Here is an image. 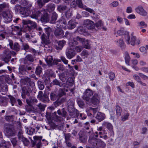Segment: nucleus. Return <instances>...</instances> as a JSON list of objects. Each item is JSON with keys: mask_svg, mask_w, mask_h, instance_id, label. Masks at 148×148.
I'll list each match as a JSON object with an SVG mask.
<instances>
[{"mask_svg": "<svg viewBox=\"0 0 148 148\" xmlns=\"http://www.w3.org/2000/svg\"><path fill=\"white\" fill-rule=\"evenodd\" d=\"M78 5V7L81 8L85 10L93 15L95 14V11L92 9L88 8L86 5H84L82 4L81 0H77L76 1L73 0L71 4V7L74 8Z\"/></svg>", "mask_w": 148, "mask_h": 148, "instance_id": "nucleus-1", "label": "nucleus"}, {"mask_svg": "<svg viewBox=\"0 0 148 148\" xmlns=\"http://www.w3.org/2000/svg\"><path fill=\"white\" fill-rule=\"evenodd\" d=\"M2 17L5 23H8L12 21V16L9 11H4L1 14L0 13V21L1 20Z\"/></svg>", "mask_w": 148, "mask_h": 148, "instance_id": "nucleus-2", "label": "nucleus"}, {"mask_svg": "<svg viewBox=\"0 0 148 148\" xmlns=\"http://www.w3.org/2000/svg\"><path fill=\"white\" fill-rule=\"evenodd\" d=\"M56 121L57 122H60V123L59 124H57L54 123H51V126L54 129L58 130H62L63 129V123H62L64 119L60 116H56Z\"/></svg>", "mask_w": 148, "mask_h": 148, "instance_id": "nucleus-3", "label": "nucleus"}, {"mask_svg": "<svg viewBox=\"0 0 148 148\" xmlns=\"http://www.w3.org/2000/svg\"><path fill=\"white\" fill-rule=\"evenodd\" d=\"M41 46L45 47L44 50L46 51L47 49L51 45V42L49 39L47 38L46 35L43 33L41 36Z\"/></svg>", "mask_w": 148, "mask_h": 148, "instance_id": "nucleus-4", "label": "nucleus"}, {"mask_svg": "<svg viewBox=\"0 0 148 148\" xmlns=\"http://www.w3.org/2000/svg\"><path fill=\"white\" fill-rule=\"evenodd\" d=\"M93 92L91 89L88 88L84 92L83 99L85 101L87 104L89 103V101L93 94Z\"/></svg>", "mask_w": 148, "mask_h": 148, "instance_id": "nucleus-5", "label": "nucleus"}, {"mask_svg": "<svg viewBox=\"0 0 148 148\" xmlns=\"http://www.w3.org/2000/svg\"><path fill=\"white\" fill-rule=\"evenodd\" d=\"M125 42L127 44H131L132 46H134L135 44V41L136 40V37L132 34H131L130 36L129 34H127L125 36Z\"/></svg>", "mask_w": 148, "mask_h": 148, "instance_id": "nucleus-6", "label": "nucleus"}, {"mask_svg": "<svg viewBox=\"0 0 148 148\" xmlns=\"http://www.w3.org/2000/svg\"><path fill=\"white\" fill-rule=\"evenodd\" d=\"M10 51L8 48L5 49L2 54L3 60L6 63H8L11 58V55L10 54Z\"/></svg>", "mask_w": 148, "mask_h": 148, "instance_id": "nucleus-7", "label": "nucleus"}, {"mask_svg": "<svg viewBox=\"0 0 148 148\" xmlns=\"http://www.w3.org/2000/svg\"><path fill=\"white\" fill-rule=\"evenodd\" d=\"M84 24L88 29H89L97 30L95 28V25L94 22L89 20L86 19L84 21Z\"/></svg>", "mask_w": 148, "mask_h": 148, "instance_id": "nucleus-8", "label": "nucleus"}, {"mask_svg": "<svg viewBox=\"0 0 148 148\" xmlns=\"http://www.w3.org/2000/svg\"><path fill=\"white\" fill-rule=\"evenodd\" d=\"M34 141L33 142L34 146L36 145L37 148H40L42 146L41 140L42 138L41 136H35L33 137Z\"/></svg>", "mask_w": 148, "mask_h": 148, "instance_id": "nucleus-9", "label": "nucleus"}, {"mask_svg": "<svg viewBox=\"0 0 148 148\" xmlns=\"http://www.w3.org/2000/svg\"><path fill=\"white\" fill-rule=\"evenodd\" d=\"M99 97L97 94L95 93L92 98H91L90 100L89 101V105H90L92 103L94 105L98 104L99 102Z\"/></svg>", "mask_w": 148, "mask_h": 148, "instance_id": "nucleus-10", "label": "nucleus"}, {"mask_svg": "<svg viewBox=\"0 0 148 148\" xmlns=\"http://www.w3.org/2000/svg\"><path fill=\"white\" fill-rule=\"evenodd\" d=\"M5 131V134L8 136H13L14 135V131L12 126L11 125H6Z\"/></svg>", "mask_w": 148, "mask_h": 148, "instance_id": "nucleus-11", "label": "nucleus"}, {"mask_svg": "<svg viewBox=\"0 0 148 148\" xmlns=\"http://www.w3.org/2000/svg\"><path fill=\"white\" fill-rule=\"evenodd\" d=\"M66 56L69 59L73 58L76 54L75 50L71 48H67L65 52Z\"/></svg>", "mask_w": 148, "mask_h": 148, "instance_id": "nucleus-12", "label": "nucleus"}, {"mask_svg": "<svg viewBox=\"0 0 148 148\" xmlns=\"http://www.w3.org/2000/svg\"><path fill=\"white\" fill-rule=\"evenodd\" d=\"M135 10L137 13L143 16H145L147 15V12L141 6H139L136 8Z\"/></svg>", "mask_w": 148, "mask_h": 148, "instance_id": "nucleus-13", "label": "nucleus"}, {"mask_svg": "<svg viewBox=\"0 0 148 148\" xmlns=\"http://www.w3.org/2000/svg\"><path fill=\"white\" fill-rule=\"evenodd\" d=\"M9 42L8 45L11 49L16 51H18L20 50V46L18 43L16 42L13 43V41L11 40H10Z\"/></svg>", "mask_w": 148, "mask_h": 148, "instance_id": "nucleus-14", "label": "nucleus"}, {"mask_svg": "<svg viewBox=\"0 0 148 148\" xmlns=\"http://www.w3.org/2000/svg\"><path fill=\"white\" fill-rule=\"evenodd\" d=\"M25 109L27 112L29 113L33 112L34 113H36L38 112V109L34 108L31 105L28 104V105L25 106Z\"/></svg>", "mask_w": 148, "mask_h": 148, "instance_id": "nucleus-15", "label": "nucleus"}, {"mask_svg": "<svg viewBox=\"0 0 148 148\" xmlns=\"http://www.w3.org/2000/svg\"><path fill=\"white\" fill-rule=\"evenodd\" d=\"M66 41L64 40L58 41L55 45V48L57 50H60L62 49L64 45L65 44Z\"/></svg>", "mask_w": 148, "mask_h": 148, "instance_id": "nucleus-16", "label": "nucleus"}, {"mask_svg": "<svg viewBox=\"0 0 148 148\" xmlns=\"http://www.w3.org/2000/svg\"><path fill=\"white\" fill-rule=\"evenodd\" d=\"M42 12L37 10L34 11V12H33L32 14L31 15V17L36 19H38L39 17H40L42 14Z\"/></svg>", "mask_w": 148, "mask_h": 148, "instance_id": "nucleus-17", "label": "nucleus"}, {"mask_svg": "<svg viewBox=\"0 0 148 148\" xmlns=\"http://www.w3.org/2000/svg\"><path fill=\"white\" fill-rule=\"evenodd\" d=\"M19 72L22 75H27L28 73L26 67L23 65H21L19 67Z\"/></svg>", "mask_w": 148, "mask_h": 148, "instance_id": "nucleus-18", "label": "nucleus"}, {"mask_svg": "<svg viewBox=\"0 0 148 148\" xmlns=\"http://www.w3.org/2000/svg\"><path fill=\"white\" fill-rule=\"evenodd\" d=\"M64 31L60 28H57L54 31V34L56 36H62L64 34Z\"/></svg>", "mask_w": 148, "mask_h": 148, "instance_id": "nucleus-19", "label": "nucleus"}, {"mask_svg": "<svg viewBox=\"0 0 148 148\" xmlns=\"http://www.w3.org/2000/svg\"><path fill=\"white\" fill-rule=\"evenodd\" d=\"M77 30L80 34H82L85 36L89 35L88 33L86 31V29L82 27H79L77 29Z\"/></svg>", "mask_w": 148, "mask_h": 148, "instance_id": "nucleus-20", "label": "nucleus"}, {"mask_svg": "<svg viewBox=\"0 0 148 148\" xmlns=\"http://www.w3.org/2000/svg\"><path fill=\"white\" fill-rule=\"evenodd\" d=\"M45 60L48 65L51 66L53 65L52 62L53 60V57L51 56H46Z\"/></svg>", "mask_w": 148, "mask_h": 148, "instance_id": "nucleus-21", "label": "nucleus"}, {"mask_svg": "<svg viewBox=\"0 0 148 148\" xmlns=\"http://www.w3.org/2000/svg\"><path fill=\"white\" fill-rule=\"evenodd\" d=\"M10 145L9 141H2L0 143V148H9Z\"/></svg>", "mask_w": 148, "mask_h": 148, "instance_id": "nucleus-22", "label": "nucleus"}, {"mask_svg": "<svg viewBox=\"0 0 148 148\" xmlns=\"http://www.w3.org/2000/svg\"><path fill=\"white\" fill-rule=\"evenodd\" d=\"M26 101L27 104L31 105V104L36 103L38 102L37 99L34 97H30L26 99Z\"/></svg>", "mask_w": 148, "mask_h": 148, "instance_id": "nucleus-23", "label": "nucleus"}, {"mask_svg": "<svg viewBox=\"0 0 148 148\" xmlns=\"http://www.w3.org/2000/svg\"><path fill=\"white\" fill-rule=\"evenodd\" d=\"M8 97L10 100L9 102L12 106H13L16 105V99L13 96L11 95H9Z\"/></svg>", "mask_w": 148, "mask_h": 148, "instance_id": "nucleus-24", "label": "nucleus"}, {"mask_svg": "<svg viewBox=\"0 0 148 148\" xmlns=\"http://www.w3.org/2000/svg\"><path fill=\"white\" fill-rule=\"evenodd\" d=\"M105 115L104 114L101 112H98L96 116V118L97 119L99 122L103 121L105 118Z\"/></svg>", "mask_w": 148, "mask_h": 148, "instance_id": "nucleus-25", "label": "nucleus"}, {"mask_svg": "<svg viewBox=\"0 0 148 148\" xmlns=\"http://www.w3.org/2000/svg\"><path fill=\"white\" fill-rule=\"evenodd\" d=\"M23 80L27 83H29V85L32 87L33 88L35 87V85L34 82L31 81V79L29 78L28 77H25L23 79Z\"/></svg>", "mask_w": 148, "mask_h": 148, "instance_id": "nucleus-26", "label": "nucleus"}, {"mask_svg": "<svg viewBox=\"0 0 148 148\" xmlns=\"http://www.w3.org/2000/svg\"><path fill=\"white\" fill-rule=\"evenodd\" d=\"M41 21L42 22H47L49 21V14L47 13L44 14L41 16L40 19Z\"/></svg>", "mask_w": 148, "mask_h": 148, "instance_id": "nucleus-27", "label": "nucleus"}, {"mask_svg": "<svg viewBox=\"0 0 148 148\" xmlns=\"http://www.w3.org/2000/svg\"><path fill=\"white\" fill-rule=\"evenodd\" d=\"M76 26V23L73 21L71 20L69 21L67 27L68 29H72Z\"/></svg>", "mask_w": 148, "mask_h": 148, "instance_id": "nucleus-28", "label": "nucleus"}, {"mask_svg": "<svg viewBox=\"0 0 148 148\" xmlns=\"http://www.w3.org/2000/svg\"><path fill=\"white\" fill-rule=\"evenodd\" d=\"M58 114L61 115L62 117L66 118V116L67 114V112L66 110L64 108H62L61 110H59L57 111Z\"/></svg>", "mask_w": 148, "mask_h": 148, "instance_id": "nucleus-29", "label": "nucleus"}, {"mask_svg": "<svg viewBox=\"0 0 148 148\" xmlns=\"http://www.w3.org/2000/svg\"><path fill=\"white\" fill-rule=\"evenodd\" d=\"M58 17V14L55 12H53L52 14L51 17L50 21V22L51 23H55Z\"/></svg>", "mask_w": 148, "mask_h": 148, "instance_id": "nucleus-30", "label": "nucleus"}, {"mask_svg": "<svg viewBox=\"0 0 148 148\" xmlns=\"http://www.w3.org/2000/svg\"><path fill=\"white\" fill-rule=\"evenodd\" d=\"M83 133L82 132H80L79 134V140L82 142L85 143L87 137L86 136L84 135L83 134Z\"/></svg>", "mask_w": 148, "mask_h": 148, "instance_id": "nucleus-31", "label": "nucleus"}, {"mask_svg": "<svg viewBox=\"0 0 148 148\" xmlns=\"http://www.w3.org/2000/svg\"><path fill=\"white\" fill-rule=\"evenodd\" d=\"M73 34L72 33H69L68 31H66L64 35V37L67 38L69 40L72 39L73 38Z\"/></svg>", "mask_w": 148, "mask_h": 148, "instance_id": "nucleus-32", "label": "nucleus"}, {"mask_svg": "<svg viewBox=\"0 0 148 148\" xmlns=\"http://www.w3.org/2000/svg\"><path fill=\"white\" fill-rule=\"evenodd\" d=\"M45 33L47 34V38L49 39L50 35L51 34L52 32V29L49 27H48L45 28Z\"/></svg>", "mask_w": 148, "mask_h": 148, "instance_id": "nucleus-33", "label": "nucleus"}, {"mask_svg": "<svg viewBox=\"0 0 148 148\" xmlns=\"http://www.w3.org/2000/svg\"><path fill=\"white\" fill-rule=\"evenodd\" d=\"M67 6L64 5H59L57 7V9L60 12H62L67 9Z\"/></svg>", "mask_w": 148, "mask_h": 148, "instance_id": "nucleus-34", "label": "nucleus"}, {"mask_svg": "<svg viewBox=\"0 0 148 148\" xmlns=\"http://www.w3.org/2000/svg\"><path fill=\"white\" fill-rule=\"evenodd\" d=\"M46 106L45 105L40 103L38 104L36 106L37 107H36L35 108L38 109V112L39 111V110L41 111H44Z\"/></svg>", "mask_w": 148, "mask_h": 148, "instance_id": "nucleus-35", "label": "nucleus"}, {"mask_svg": "<svg viewBox=\"0 0 148 148\" xmlns=\"http://www.w3.org/2000/svg\"><path fill=\"white\" fill-rule=\"evenodd\" d=\"M96 144L98 147H104L106 145L104 142L98 139L96 140Z\"/></svg>", "mask_w": 148, "mask_h": 148, "instance_id": "nucleus-36", "label": "nucleus"}, {"mask_svg": "<svg viewBox=\"0 0 148 148\" xmlns=\"http://www.w3.org/2000/svg\"><path fill=\"white\" fill-rule=\"evenodd\" d=\"M95 28H96L97 30L98 29H100L103 26V23L101 20L99 21L97 23H95Z\"/></svg>", "mask_w": 148, "mask_h": 148, "instance_id": "nucleus-37", "label": "nucleus"}, {"mask_svg": "<svg viewBox=\"0 0 148 148\" xmlns=\"http://www.w3.org/2000/svg\"><path fill=\"white\" fill-rule=\"evenodd\" d=\"M47 7V10L49 12H50L54 10L55 8V5L54 4L50 3L48 4Z\"/></svg>", "mask_w": 148, "mask_h": 148, "instance_id": "nucleus-38", "label": "nucleus"}, {"mask_svg": "<svg viewBox=\"0 0 148 148\" xmlns=\"http://www.w3.org/2000/svg\"><path fill=\"white\" fill-rule=\"evenodd\" d=\"M68 110L69 115L71 116H73L75 114V109L74 107L68 108Z\"/></svg>", "mask_w": 148, "mask_h": 148, "instance_id": "nucleus-39", "label": "nucleus"}, {"mask_svg": "<svg viewBox=\"0 0 148 148\" xmlns=\"http://www.w3.org/2000/svg\"><path fill=\"white\" fill-rule=\"evenodd\" d=\"M129 115L130 114L128 112H124L121 117V120L123 121H124L127 120Z\"/></svg>", "mask_w": 148, "mask_h": 148, "instance_id": "nucleus-40", "label": "nucleus"}, {"mask_svg": "<svg viewBox=\"0 0 148 148\" xmlns=\"http://www.w3.org/2000/svg\"><path fill=\"white\" fill-rule=\"evenodd\" d=\"M125 62L127 64L130 65V58L128 53L126 52L125 53Z\"/></svg>", "mask_w": 148, "mask_h": 148, "instance_id": "nucleus-41", "label": "nucleus"}, {"mask_svg": "<svg viewBox=\"0 0 148 148\" xmlns=\"http://www.w3.org/2000/svg\"><path fill=\"white\" fill-rule=\"evenodd\" d=\"M39 99L45 103L48 102L49 101V98L47 95L45 93L41 97V99Z\"/></svg>", "mask_w": 148, "mask_h": 148, "instance_id": "nucleus-42", "label": "nucleus"}, {"mask_svg": "<svg viewBox=\"0 0 148 148\" xmlns=\"http://www.w3.org/2000/svg\"><path fill=\"white\" fill-rule=\"evenodd\" d=\"M14 9L16 12L20 13L21 10H24V8H22L20 5H15Z\"/></svg>", "mask_w": 148, "mask_h": 148, "instance_id": "nucleus-43", "label": "nucleus"}, {"mask_svg": "<svg viewBox=\"0 0 148 148\" xmlns=\"http://www.w3.org/2000/svg\"><path fill=\"white\" fill-rule=\"evenodd\" d=\"M84 47L86 49H89L90 47V45L89 44L88 40H87L84 41L82 43Z\"/></svg>", "mask_w": 148, "mask_h": 148, "instance_id": "nucleus-44", "label": "nucleus"}, {"mask_svg": "<svg viewBox=\"0 0 148 148\" xmlns=\"http://www.w3.org/2000/svg\"><path fill=\"white\" fill-rule=\"evenodd\" d=\"M69 45L71 47L75 46L77 45L78 44V42L76 40L74 39H72L69 40Z\"/></svg>", "mask_w": 148, "mask_h": 148, "instance_id": "nucleus-45", "label": "nucleus"}, {"mask_svg": "<svg viewBox=\"0 0 148 148\" xmlns=\"http://www.w3.org/2000/svg\"><path fill=\"white\" fill-rule=\"evenodd\" d=\"M66 100V98L65 97H63L61 98L60 99H58L55 102V104L56 105L57 104V106L60 104L61 103H62L65 102Z\"/></svg>", "mask_w": 148, "mask_h": 148, "instance_id": "nucleus-46", "label": "nucleus"}, {"mask_svg": "<svg viewBox=\"0 0 148 148\" xmlns=\"http://www.w3.org/2000/svg\"><path fill=\"white\" fill-rule=\"evenodd\" d=\"M20 140L22 141L24 145L25 146L27 145L29 143V142L28 139L24 137L21 138Z\"/></svg>", "mask_w": 148, "mask_h": 148, "instance_id": "nucleus-47", "label": "nucleus"}, {"mask_svg": "<svg viewBox=\"0 0 148 148\" xmlns=\"http://www.w3.org/2000/svg\"><path fill=\"white\" fill-rule=\"evenodd\" d=\"M25 23L26 24H30L31 26L33 27L34 29L35 27H36L37 25L36 23L35 22L29 20L25 21Z\"/></svg>", "mask_w": 148, "mask_h": 148, "instance_id": "nucleus-48", "label": "nucleus"}, {"mask_svg": "<svg viewBox=\"0 0 148 148\" xmlns=\"http://www.w3.org/2000/svg\"><path fill=\"white\" fill-rule=\"evenodd\" d=\"M116 110L117 115L119 116L121 115L122 111V109L121 107L118 105L116 106Z\"/></svg>", "mask_w": 148, "mask_h": 148, "instance_id": "nucleus-49", "label": "nucleus"}, {"mask_svg": "<svg viewBox=\"0 0 148 148\" xmlns=\"http://www.w3.org/2000/svg\"><path fill=\"white\" fill-rule=\"evenodd\" d=\"M72 11L70 9H68L65 12V15L67 18H70L72 16Z\"/></svg>", "mask_w": 148, "mask_h": 148, "instance_id": "nucleus-50", "label": "nucleus"}, {"mask_svg": "<svg viewBox=\"0 0 148 148\" xmlns=\"http://www.w3.org/2000/svg\"><path fill=\"white\" fill-rule=\"evenodd\" d=\"M1 99V102H0V104L1 106H5L7 105V103L6 102V99L5 97H3L1 96V97L0 98Z\"/></svg>", "mask_w": 148, "mask_h": 148, "instance_id": "nucleus-51", "label": "nucleus"}, {"mask_svg": "<svg viewBox=\"0 0 148 148\" xmlns=\"http://www.w3.org/2000/svg\"><path fill=\"white\" fill-rule=\"evenodd\" d=\"M116 43V45L121 47L123 48L124 47V43L122 39H120L117 40Z\"/></svg>", "mask_w": 148, "mask_h": 148, "instance_id": "nucleus-52", "label": "nucleus"}, {"mask_svg": "<svg viewBox=\"0 0 148 148\" xmlns=\"http://www.w3.org/2000/svg\"><path fill=\"white\" fill-rule=\"evenodd\" d=\"M38 85V88L40 90H43L45 87L44 85L43 84V82L41 81L38 80L37 82Z\"/></svg>", "mask_w": 148, "mask_h": 148, "instance_id": "nucleus-53", "label": "nucleus"}, {"mask_svg": "<svg viewBox=\"0 0 148 148\" xmlns=\"http://www.w3.org/2000/svg\"><path fill=\"white\" fill-rule=\"evenodd\" d=\"M103 125L104 126L106 127L109 130H112L113 129V127L112 125L110 123H104Z\"/></svg>", "mask_w": 148, "mask_h": 148, "instance_id": "nucleus-54", "label": "nucleus"}, {"mask_svg": "<svg viewBox=\"0 0 148 148\" xmlns=\"http://www.w3.org/2000/svg\"><path fill=\"white\" fill-rule=\"evenodd\" d=\"M50 98L51 100L53 101L58 99L57 95L53 92H51L50 94Z\"/></svg>", "mask_w": 148, "mask_h": 148, "instance_id": "nucleus-55", "label": "nucleus"}, {"mask_svg": "<svg viewBox=\"0 0 148 148\" xmlns=\"http://www.w3.org/2000/svg\"><path fill=\"white\" fill-rule=\"evenodd\" d=\"M8 7V5L6 3H4L0 4V12L4 9Z\"/></svg>", "mask_w": 148, "mask_h": 148, "instance_id": "nucleus-56", "label": "nucleus"}, {"mask_svg": "<svg viewBox=\"0 0 148 148\" xmlns=\"http://www.w3.org/2000/svg\"><path fill=\"white\" fill-rule=\"evenodd\" d=\"M59 77L60 80L62 82H65L66 79L65 74L64 73H62L59 75Z\"/></svg>", "mask_w": 148, "mask_h": 148, "instance_id": "nucleus-57", "label": "nucleus"}, {"mask_svg": "<svg viewBox=\"0 0 148 148\" xmlns=\"http://www.w3.org/2000/svg\"><path fill=\"white\" fill-rule=\"evenodd\" d=\"M25 59L30 62H33L34 60V58L31 55H28L25 58Z\"/></svg>", "mask_w": 148, "mask_h": 148, "instance_id": "nucleus-58", "label": "nucleus"}, {"mask_svg": "<svg viewBox=\"0 0 148 148\" xmlns=\"http://www.w3.org/2000/svg\"><path fill=\"white\" fill-rule=\"evenodd\" d=\"M65 94V93L63 90L62 89H60L59 90V93L57 95L58 98L59 99V98L64 95Z\"/></svg>", "mask_w": 148, "mask_h": 148, "instance_id": "nucleus-59", "label": "nucleus"}, {"mask_svg": "<svg viewBox=\"0 0 148 148\" xmlns=\"http://www.w3.org/2000/svg\"><path fill=\"white\" fill-rule=\"evenodd\" d=\"M15 30L17 32V33L18 35H21L22 34V29L20 28L18 26H15Z\"/></svg>", "mask_w": 148, "mask_h": 148, "instance_id": "nucleus-60", "label": "nucleus"}, {"mask_svg": "<svg viewBox=\"0 0 148 148\" xmlns=\"http://www.w3.org/2000/svg\"><path fill=\"white\" fill-rule=\"evenodd\" d=\"M35 130L32 128H29L27 129V133L29 135H32L35 132Z\"/></svg>", "mask_w": 148, "mask_h": 148, "instance_id": "nucleus-61", "label": "nucleus"}, {"mask_svg": "<svg viewBox=\"0 0 148 148\" xmlns=\"http://www.w3.org/2000/svg\"><path fill=\"white\" fill-rule=\"evenodd\" d=\"M68 108L74 107V102L71 99L68 100L67 102Z\"/></svg>", "mask_w": 148, "mask_h": 148, "instance_id": "nucleus-62", "label": "nucleus"}, {"mask_svg": "<svg viewBox=\"0 0 148 148\" xmlns=\"http://www.w3.org/2000/svg\"><path fill=\"white\" fill-rule=\"evenodd\" d=\"M75 50L77 52H80L83 49V47L81 45H76L75 47Z\"/></svg>", "mask_w": 148, "mask_h": 148, "instance_id": "nucleus-63", "label": "nucleus"}, {"mask_svg": "<svg viewBox=\"0 0 148 148\" xmlns=\"http://www.w3.org/2000/svg\"><path fill=\"white\" fill-rule=\"evenodd\" d=\"M10 141L13 146L14 147L17 145V140L16 138H12Z\"/></svg>", "mask_w": 148, "mask_h": 148, "instance_id": "nucleus-64", "label": "nucleus"}]
</instances>
